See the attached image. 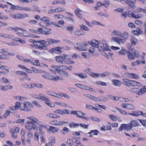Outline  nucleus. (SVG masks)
I'll list each match as a JSON object with an SVG mask.
<instances>
[{
	"label": "nucleus",
	"instance_id": "1",
	"mask_svg": "<svg viewBox=\"0 0 146 146\" xmlns=\"http://www.w3.org/2000/svg\"><path fill=\"white\" fill-rule=\"evenodd\" d=\"M8 29L16 33L17 35L21 37H31L32 35L28 31L21 27H9L8 28Z\"/></svg>",
	"mask_w": 146,
	"mask_h": 146
},
{
	"label": "nucleus",
	"instance_id": "2",
	"mask_svg": "<svg viewBox=\"0 0 146 146\" xmlns=\"http://www.w3.org/2000/svg\"><path fill=\"white\" fill-rule=\"evenodd\" d=\"M139 125V123L136 120H132L130 123L127 124H122L118 129L119 131L123 130H126L128 131L131 129L133 127H136Z\"/></svg>",
	"mask_w": 146,
	"mask_h": 146
},
{
	"label": "nucleus",
	"instance_id": "3",
	"mask_svg": "<svg viewBox=\"0 0 146 146\" xmlns=\"http://www.w3.org/2000/svg\"><path fill=\"white\" fill-rule=\"evenodd\" d=\"M55 67V71L60 74L64 77H67L68 74L65 72L67 70L70 71L72 69V67L70 66L68 67L64 65H60L58 66H54Z\"/></svg>",
	"mask_w": 146,
	"mask_h": 146
},
{
	"label": "nucleus",
	"instance_id": "4",
	"mask_svg": "<svg viewBox=\"0 0 146 146\" xmlns=\"http://www.w3.org/2000/svg\"><path fill=\"white\" fill-rule=\"evenodd\" d=\"M122 83L124 85L127 87H141V84L135 80H130L129 79L124 78L123 79Z\"/></svg>",
	"mask_w": 146,
	"mask_h": 146
},
{
	"label": "nucleus",
	"instance_id": "5",
	"mask_svg": "<svg viewBox=\"0 0 146 146\" xmlns=\"http://www.w3.org/2000/svg\"><path fill=\"white\" fill-rule=\"evenodd\" d=\"M40 75L46 79L56 81L58 80H62L63 78L60 76H54L51 75L48 73L43 72L41 73Z\"/></svg>",
	"mask_w": 146,
	"mask_h": 146
},
{
	"label": "nucleus",
	"instance_id": "6",
	"mask_svg": "<svg viewBox=\"0 0 146 146\" xmlns=\"http://www.w3.org/2000/svg\"><path fill=\"white\" fill-rule=\"evenodd\" d=\"M33 107V106L31 103L24 102L21 103V110L25 111H29Z\"/></svg>",
	"mask_w": 146,
	"mask_h": 146
},
{
	"label": "nucleus",
	"instance_id": "7",
	"mask_svg": "<svg viewBox=\"0 0 146 146\" xmlns=\"http://www.w3.org/2000/svg\"><path fill=\"white\" fill-rule=\"evenodd\" d=\"M100 44V42L95 40H92L90 43V45L92 46L89 49V52L91 53H92L95 51V48L99 47V45Z\"/></svg>",
	"mask_w": 146,
	"mask_h": 146
},
{
	"label": "nucleus",
	"instance_id": "8",
	"mask_svg": "<svg viewBox=\"0 0 146 146\" xmlns=\"http://www.w3.org/2000/svg\"><path fill=\"white\" fill-rule=\"evenodd\" d=\"M127 55L129 59L133 60L135 59V57H138L139 54L138 52L136 50H135L132 52L127 51Z\"/></svg>",
	"mask_w": 146,
	"mask_h": 146
},
{
	"label": "nucleus",
	"instance_id": "9",
	"mask_svg": "<svg viewBox=\"0 0 146 146\" xmlns=\"http://www.w3.org/2000/svg\"><path fill=\"white\" fill-rule=\"evenodd\" d=\"M36 47L39 49H43L45 48L46 45L45 41L44 40H40L36 42Z\"/></svg>",
	"mask_w": 146,
	"mask_h": 146
},
{
	"label": "nucleus",
	"instance_id": "10",
	"mask_svg": "<svg viewBox=\"0 0 146 146\" xmlns=\"http://www.w3.org/2000/svg\"><path fill=\"white\" fill-rule=\"evenodd\" d=\"M10 15L12 17L15 19H22L29 17V16L26 13H11Z\"/></svg>",
	"mask_w": 146,
	"mask_h": 146
},
{
	"label": "nucleus",
	"instance_id": "11",
	"mask_svg": "<svg viewBox=\"0 0 146 146\" xmlns=\"http://www.w3.org/2000/svg\"><path fill=\"white\" fill-rule=\"evenodd\" d=\"M68 57V55L65 54H62L61 56H57L56 57V60L58 62L61 64L64 63L65 60Z\"/></svg>",
	"mask_w": 146,
	"mask_h": 146
},
{
	"label": "nucleus",
	"instance_id": "12",
	"mask_svg": "<svg viewBox=\"0 0 146 146\" xmlns=\"http://www.w3.org/2000/svg\"><path fill=\"white\" fill-rule=\"evenodd\" d=\"M1 52L2 53H3V54L0 55V59H7L8 58V57L7 56V55H15V53L14 52H13L12 53H10L9 52H6L3 49L1 50Z\"/></svg>",
	"mask_w": 146,
	"mask_h": 146
},
{
	"label": "nucleus",
	"instance_id": "13",
	"mask_svg": "<svg viewBox=\"0 0 146 146\" xmlns=\"http://www.w3.org/2000/svg\"><path fill=\"white\" fill-rule=\"evenodd\" d=\"M27 118L29 119L30 120L27 121V122L28 123H31L32 125H35L36 123L37 124H39V122L38 119L35 118L33 116L30 117H27Z\"/></svg>",
	"mask_w": 146,
	"mask_h": 146
},
{
	"label": "nucleus",
	"instance_id": "14",
	"mask_svg": "<svg viewBox=\"0 0 146 146\" xmlns=\"http://www.w3.org/2000/svg\"><path fill=\"white\" fill-rule=\"evenodd\" d=\"M126 39L125 38L121 39L116 37H113L111 38V41L116 42L120 44V43L123 44L126 41Z\"/></svg>",
	"mask_w": 146,
	"mask_h": 146
},
{
	"label": "nucleus",
	"instance_id": "15",
	"mask_svg": "<svg viewBox=\"0 0 146 146\" xmlns=\"http://www.w3.org/2000/svg\"><path fill=\"white\" fill-rule=\"evenodd\" d=\"M120 2L123 1L127 4V5L133 9H134L135 7V5H134V2H135V0H119Z\"/></svg>",
	"mask_w": 146,
	"mask_h": 146
},
{
	"label": "nucleus",
	"instance_id": "16",
	"mask_svg": "<svg viewBox=\"0 0 146 146\" xmlns=\"http://www.w3.org/2000/svg\"><path fill=\"white\" fill-rule=\"evenodd\" d=\"M75 85L77 86L78 87L80 88L81 89L86 90H89L90 91H95L94 90L93 88L91 87H90L89 86H88L83 84H76Z\"/></svg>",
	"mask_w": 146,
	"mask_h": 146
},
{
	"label": "nucleus",
	"instance_id": "17",
	"mask_svg": "<svg viewBox=\"0 0 146 146\" xmlns=\"http://www.w3.org/2000/svg\"><path fill=\"white\" fill-rule=\"evenodd\" d=\"M68 122L67 121H58L57 120H56L51 121L50 123L51 124L54 125H61L67 123Z\"/></svg>",
	"mask_w": 146,
	"mask_h": 146
},
{
	"label": "nucleus",
	"instance_id": "18",
	"mask_svg": "<svg viewBox=\"0 0 146 146\" xmlns=\"http://www.w3.org/2000/svg\"><path fill=\"white\" fill-rule=\"evenodd\" d=\"M61 48L59 46L56 47L52 48L49 50V52L51 53H57L58 54H61L62 51L61 50Z\"/></svg>",
	"mask_w": 146,
	"mask_h": 146
},
{
	"label": "nucleus",
	"instance_id": "19",
	"mask_svg": "<svg viewBox=\"0 0 146 146\" xmlns=\"http://www.w3.org/2000/svg\"><path fill=\"white\" fill-rule=\"evenodd\" d=\"M60 42L59 40H56L48 38L46 39V41H45V44L46 46H48L54 43H59Z\"/></svg>",
	"mask_w": 146,
	"mask_h": 146
},
{
	"label": "nucleus",
	"instance_id": "20",
	"mask_svg": "<svg viewBox=\"0 0 146 146\" xmlns=\"http://www.w3.org/2000/svg\"><path fill=\"white\" fill-rule=\"evenodd\" d=\"M67 15L69 17H64L65 19L68 21H69L71 22H74V20L73 19V15L71 13L67 12H66Z\"/></svg>",
	"mask_w": 146,
	"mask_h": 146
},
{
	"label": "nucleus",
	"instance_id": "21",
	"mask_svg": "<svg viewBox=\"0 0 146 146\" xmlns=\"http://www.w3.org/2000/svg\"><path fill=\"white\" fill-rule=\"evenodd\" d=\"M31 123H28L27 122V123L25 125V126L26 129L29 130H32V129L34 130L36 129L37 126L36 125H33Z\"/></svg>",
	"mask_w": 146,
	"mask_h": 146
},
{
	"label": "nucleus",
	"instance_id": "22",
	"mask_svg": "<svg viewBox=\"0 0 146 146\" xmlns=\"http://www.w3.org/2000/svg\"><path fill=\"white\" fill-rule=\"evenodd\" d=\"M102 46H101V50H109L110 49V47L108 46L107 42L104 40L102 41Z\"/></svg>",
	"mask_w": 146,
	"mask_h": 146
},
{
	"label": "nucleus",
	"instance_id": "23",
	"mask_svg": "<svg viewBox=\"0 0 146 146\" xmlns=\"http://www.w3.org/2000/svg\"><path fill=\"white\" fill-rule=\"evenodd\" d=\"M126 74L127 77L130 78L135 79H137L139 78V76L135 73H127Z\"/></svg>",
	"mask_w": 146,
	"mask_h": 146
},
{
	"label": "nucleus",
	"instance_id": "24",
	"mask_svg": "<svg viewBox=\"0 0 146 146\" xmlns=\"http://www.w3.org/2000/svg\"><path fill=\"white\" fill-rule=\"evenodd\" d=\"M54 112L55 113H58L60 115H63L65 114H68V110L65 109L63 110L58 109L54 111Z\"/></svg>",
	"mask_w": 146,
	"mask_h": 146
},
{
	"label": "nucleus",
	"instance_id": "25",
	"mask_svg": "<svg viewBox=\"0 0 146 146\" xmlns=\"http://www.w3.org/2000/svg\"><path fill=\"white\" fill-rule=\"evenodd\" d=\"M132 112V113H129V115L135 116H138L141 115H143V112L139 111H133Z\"/></svg>",
	"mask_w": 146,
	"mask_h": 146
},
{
	"label": "nucleus",
	"instance_id": "26",
	"mask_svg": "<svg viewBox=\"0 0 146 146\" xmlns=\"http://www.w3.org/2000/svg\"><path fill=\"white\" fill-rule=\"evenodd\" d=\"M40 122H39V126L38 127H37L36 130L37 131H38L39 133H40L42 134H43L44 133L42 132V129L46 128V126L44 125H41L39 124Z\"/></svg>",
	"mask_w": 146,
	"mask_h": 146
},
{
	"label": "nucleus",
	"instance_id": "27",
	"mask_svg": "<svg viewBox=\"0 0 146 146\" xmlns=\"http://www.w3.org/2000/svg\"><path fill=\"white\" fill-rule=\"evenodd\" d=\"M40 20L44 22L47 25H52V22L50 21V19L48 17H44L41 18Z\"/></svg>",
	"mask_w": 146,
	"mask_h": 146
},
{
	"label": "nucleus",
	"instance_id": "28",
	"mask_svg": "<svg viewBox=\"0 0 146 146\" xmlns=\"http://www.w3.org/2000/svg\"><path fill=\"white\" fill-rule=\"evenodd\" d=\"M82 11V10L78 8H77L75 11V13L76 15L80 19H82L83 18L81 13Z\"/></svg>",
	"mask_w": 146,
	"mask_h": 146
},
{
	"label": "nucleus",
	"instance_id": "29",
	"mask_svg": "<svg viewBox=\"0 0 146 146\" xmlns=\"http://www.w3.org/2000/svg\"><path fill=\"white\" fill-rule=\"evenodd\" d=\"M21 104L19 102H16L15 106H11L9 108L11 110H17L19 108L21 109Z\"/></svg>",
	"mask_w": 146,
	"mask_h": 146
},
{
	"label": "nucleus",
	"instance_id": "30",
	"mask_svg": "<svg viewBox=\"0 0 146 146\" xmlns=\"http://www.w3.org/2000/svg\"><path fill=\"white\" fill-rule=\"evenodd\" d=\"M0 36L7 39H11L13 37V36L11 34H8L4 33H1Z\"/></svg>",
	"mask_w": 146,
	"mask_h": 146
},
{
	"label": "nucleus",
	"instance_id": "31",
	"mask_svg": "<svg viewBox=\"0 0 146 146\" xmlns=\"http://www.w3.org/2000/svg\"><path fill=\"white\" fill-rule=\"evenodd\" d=\"M127 51L125 48H122V49L118 51V54L120 56H124L127 54Z\"/></svg>",
	"mask_w": 146,
	"mask_h": 146
},
{
	"label": "nucleus",
	"instance_id": "32",
	"mask_svg": "<svg viewBox=\"0 0 146 146\" xmlns=\"http://www.w3.org/2000/svg\"><path fill=\"white\" fill-rule=\"evenodd\" d=\"M58 131V128L50 126L49 128L48 129V131L51 132L53 133H56Z\"/></svg>",
	"mask_w": 146,
	"mask_h": 146
},
{
	"label": "nucleus",
	"instance_id": "33",
	"mask_svg": "<svg viewBox=\"0 0 146 146\" xmlns=\"http://www.w3.org/2000/svg\"><path fill=\"white\" fill-rule=\"evenodd\" d=\"M31 87L32 88L35 87H37L38 88H42L43 87V86L41 84L31 83Z\"/></svg>",
	"mask_w": 146,
	"mask_h": 146
},
{
	"label": "nucleus",
	"instance_id": "34",
	"mask_svg": "<svg viewBox=\"0 0 146 146\" xmlns=\"http://www.w3.org/2000/svg\"><path fill=\"white\" fill-rule=\"evenodd\" d=\"M34 97L36 98L44 101L46 98L44 95L41 94H39L38 95H35Z\"/></svg>",
	"mask_w": 146,
	"mask_h": 146
},
{
	"label": "nucleus",
	"instance_id": "35",
	"mask_svg": "<svg viewBox=\"0 0 146 146\" xmlns=\"http://www.w3.org/2000/svg\"><path fill=\"white\" fill-rule=\"evenodd\" d=\"M146 92V86H144L141 88L140 90L136 93V95H141L144 94Z\"/></svg>",
	"mask_w": 146,
	"mask_h": 146
},
{
	"label": "nucleus",
	"instance_id": "36",
	"mask_svg": "<svg viewBox=\"0 0 146 146\" xmlns=\"http://www.w3.org/2000/svg\"><path fill=\"white\" fill-rule=\"evenodd\" d=\"M44 101H45V103L50 107H54L55 106V104L54 103H50V100L47 98Z\"/></svg>",
	"mask_w": 146,
	"mask_h": 146
},
{
	"label": "nucleus",
	"instance_id": "37",
	"mask_svg": "<svg viewBox=\"0 0 146 146\" xmlns=\"http://www.w3.org/2000/svg\"><path fill=\"white\" fill-rule=\"evenodd\" d=\"M133 34L136 35H139L142 33L143 32L139 28H137L136 30H134L133 31Z\"/></svg>",
	"mask_w": 146,
	"mask_h": 146
},
{
	"label": "nucleus",
	"instance_id": "38",
	"mask_svg": "<svg viewBox=\"0 0 146 146\" xmlns=\"http://www.w3.org/2000/svg\"><path fill=\"white\" fill-rule=\"evenodd\" d=\"M99 132V131L97 130H91L88 133V134H91L93 133L94 135H97ZM92 135H90L89 136L90 137H92Z\"/></svg>",
	"mask_w": 146,
	"mask_h": 146
},
{
	"label": "nucleus",
	"instance_id": "39",
	"mask_svg": "<svg viewBox=\"0 0 146 146\" xmlns=\"http://www.w3.org/2000/svg\"><path fill=\"white\" fill-rule=\"evenodd\" d=\"M112 82L115 86H120L121 84V82L119 80H112Z\"/></svg>",
	"mask_w": 146,
	"mask_h": 146
},
{
	"label": "nucleus",
	"instance_id": "40",
	"mask_svg": "<svg viewBox=\"0 0 146 146\" xmlns=\"http://www.w3.org/2000/svg\"><path fill=\"white\" fill-rule=\"evenodd\" d=\"M20 80H24L25 79L28 80L30 81L31 80V79L28 76V74L26 72H25L23 77H20Z\"/></svg>",
	"mask_w": 146,
	"mask_h": 146
},
{
	"label": "nucleus",
	"instance_id": "41",
	"mask_svg": "<svg viewBox=\"0 0 146 146\" xmlns=\"http://www.w3.org/2000/svg\"><path fill=\"white\" fill-rule=\"evenodd\" d=\"M74 63V62L72 60L71 58L67 57V58L65 60L64 64H72Z\"/></svg>",
	"mask_w": 146,
	"mask_h": 146
},
{
	"label": "nucleus",
	"instance_id": "42",
	"mask_svg": "<svg viewBox=\"0 0 146 146\" xmlns=\"http://www.w3.org/2000/svg\"><path fill=\"white\" fill-rule=\"evenodd\" d=\"M131 40L132 45H135L137 42V39L134 36H131Z\"/></svg>",
	"mask_w": 146,
	"mask_h": 146
},
{
	"label": "nucleus",
	"instance_id": "43",
	"mask_svg": "<svg viewBox=\"0 0 146 146\" xmlns=\"http://www.w3.org/2000/svg\"><path fill=\"white\" fill-rule=\"evenodd\" d=\"M75 75L78 76L82 79H84L87 78L86 74L83 73H75Z\"/></svg>",
	"mask_w": 146,
	"mask_h": 146
},
{
	"label": "nucleus",
	"instance_id": "44",
	"mask_svg": "<svg viewBox=\"0 0 146 146\" xmlns=\"http://www.w3.org/2000/svg\"><path fill=\"white\" fill-rule=\"evenodd\" d=\"M79 123H75L74 122H71L70 123L69 126L71 128H75L79 126Z\"/></svg>",
	"mask_w": 146,
	"mask_h": 146
},
{
	"label": "nucleus",
	"instance_id": "45",
	"mask_svg": "<svg viewBox=\"0 0 146 146\" xmlns=\"http://www.w3.org/2000/svg\"><path fill=\"white\" fill-rule=\"evenodd\" d=\"M47 94L59 98L58 94H57L53 92L48 91L47 92Z\"/></svg>",
	"mask_w": 146,
	"mask_h": 146
},
{
	"label": "nucleus",
	"instance_id": "46",
	"mask_svg": "<svg viewBox=\"0 0 146 146\" xmlns=\"http://www.w3.org/2000/svg\"><path fill=\"white\" fill-rule=\"evenodd\" d=\"M12 86L9 85L5 86H2L1 87V89L3 91H6L9 89H12Z\"/></svg>",
	"mask_w": 146,
	"mask_h": 146
},
{
	"label": "nucleus",
	"instance_id": "47",
	"mask_svg": "<svg viewBox=\"0 0 146 146\" xmlns=\"http://www.w3.org/2000/svg\"><path fill=\"white\" fill-rule=\"evenodd\" d=\"M44 31V34L46 35H49L51 33V29L48 28H45Z\"/></svg>",
	"mask_w": 146,
	"mask_h": 146
},
{
	"label": "nucleus",
	"instance_id": "48",
	"mask_svg": "<svg viewBox=\"0 0 146 146\" xmlns=\"http://www.w3.org/2000/svg\"><path fill=\"white\" fill-rule=\"evenodd\" d=\"M110 3L109 0H105L102 3L103 6L108 7H109Z\"/></svg>",
	"mask_w": 146,
	"mask_h": 146
},
{
	"label": "nucleus",
	"instance_id": "49",
	"mask_svg": "<svg viewBox=\"0 0 146 146\" xmlns=\"http://www.w3.org/2000/svg\"><path fill=\"white\" fill-rule=\"evenodd\" d=\"M74 27L73 26L71 25L68 26L66 28V30L68 31L70 33H72L74 30Z\"/></svg>",
	"mask_w": 146,
	"mask_h": 146
},
{
	"label": "nucleus",
	"instance_id": "50",
	"mask_svg": "<svg viewBox=\"0 0 146 146\" xmlns=\"http://www.w3.org/2000/svg\"><path fill=\"white\" fill-rule=\"evenodd\" d=\"M86 96L89 98L91 99L94 101H98L99 100L98 98L90 94L87 95Z\"/></svg>",
	"mask_w": 146,
	"mask_h": 146
},
{
	"label": "nucleus",
	"instance_id": "51",
	"mask_svg": "<svg viewBox=\"0 0 146 146\" xmlns=\"http://www.w3.org/2000/svg\"><path fill=\"white\" fill-rule=\"evenodd\" d=\"M86 96L89 98L91 99L94 101H98L99 100L98 98L90 94L87 95Z\"/></svg>",
	"mask_w": 146,
	"mask_h": 146
},
{
	"label": "nucleus",
	"instance_id": "52",
	"mask_svg": "<svg viewBox=\"0 0 146 146\" xmlns=\"http://www.w3.org/2000/svg\"><path fill=\"white\" fill-rule=\"evenodd\" d=\"M44 30L42 28H39L38 29V30H36V34H44Z\"/></svg>",
	"mask_w": 146,
	"mask_h": 146
},
{
	"label": "nucleus",
	"instance_id": "53",
	"mask_svg": "<svg viewBox=\"0 0 146 146\" xmlns=\"http://www.w3.org/2000/svg\"><path fill=\"white\" fill-rule=\"evenodd\" d=\"M112 33L114 35L117 36L121 35V33L118 31L114 30L112 32Z\"/></svg>",
	"mask_w": 146,
	"mask_h": 146
},
{
	"label": "nucleus",
	"instance_id": "54",
	"mask_svg": "<svg viewBox=\"0 0 146 146\" xmlns=\"http://www.w3.org/2000/svg\"><path fill=\"white\" fill-rule=\"evenodd\" d=\"M115 109L117 110H118L123 115H125L127 114V113L126 111L121 108H116Z\"/></svg>",
	"mask_w": 146,
	"mask_h": 146
},
{
	"label": "nucleus",
	"instance_id": "55",
	"mask_svg": "<svg viewBox=\"0 0 146 146\" xmlns=\"http://www.w3.org/2000/svg\"><path fill=\"white\" fill-rule=\"evenodd\" d=\"M54 104H56L58 106H60L65 107L66 106V104L63 102H55Z\"/></svg>",
	"mask_w": 146,
	"mask_h": 146
},
{
	"label": "nucleus",
	"instance_id": "56",
	"mask_svg": "<svg viewBox=\"0 0 146 146\" xmlns=\"http://www.w3.org/2000/svg\"><path fill=\"white\" fill-rule=\"evenodd\" d=\"M31 64L35 66H40V64L39 62V61L38 60H35L34 62L31 61Z\"/></svg>",
	"mask_w": 146,
	"mask_h": 146
},
{
	"label": "nucleus",
	"instance_id": "57",
	"mask_svg": "<svg viewBox=\"0 0 146 146\" xmlns=\"http://www.w3.org/2000/svg\"><path fill=\"white\" fill-rule=\"evenodd\" d=\"M55 9L56 13H58L64 11V9L63 8L60 7H57Z\"/></svg>",
	"mask_w": 146,
	"mask_h": 146
},
{
	"label": "nucleus",
	"instance_id": "58",
	"mask_svg": "<svg viewBox=\"0 0 146 146\" xmlns=\"http://www.w3.org/2000/svg\"><path fill=\"white\" fill-rule=\"evenodd\" d=\"M58 95L59 98L60 97L63 96L67 99H69L70 98L69 96L67 94L65 93H60L58 94Z\"/></svg>",
	"mask_w": 146,
	"mask_h": 146
},
{
	"label": "nucleus",
	"instance_id": "59",
	"mask_svg": "<svg viewBox=\"0 0 146 146\" xmlns=\"http://www.w3.org/2000/svg\"><path fill=\"white\" fill-rule=\"evenodd\" d=\"M54 17L55 19H62L64 17L63 15L60 14L54 15Z\"/></svg>",
	"mask_w": 146,
	"mask_h": 146
},
{
	"label": "nucleus",
	"instance_id": "60",
	"mask_svg": "<svg viewBox=\"0 0 146 146\" xmlns=\"http://www.w3.org/2000/svg\"><path fill=\"white\" fill-rule=\"evenodd\" d=\"M25 72L22 71H17L15 73L17 75L21 76V77H23Z\"/></svg>",
	"mask_w": 146,
	"mask_h": 146
},
{
	"label": "nucleus",
	"instance_id": "61",
	"mask_svg": "<svg viewBox=\"0 0 146 146\" xmlns=\"http://www.w3.org/2000/svg\"><path fill=\"white\" fill-rule=\"evenodd\" d=\"M127 15L129 17L133 18L135 14L132 11H129L128 12Z\"/></svg>",
	"mask_w": 146,
	"mask_h": 146
},
{
	"label": "nucleus",
	"instance_id": "62",
	"mask_svg": "<svg viewBox=\"0 0 146 146\" xmlns=\"http://www.w3.org/2000/svg\"><path fill=\"white\" fill-rule=\"evenodd\" d=\"M109 116L110 119L113 121H116L118 118L117 116L113 115H110Z\"/></svg>",
	"mask_w": 146,
	"mask_h": 146
},
{
	"label": "nucleus",
	"instance_id": "63",
	"mask_svg": "<svg viewBox=\"0 0 146 146\" xmlns=\"http://www.w3.org/2000/svg\"><path fill=\"white\" fill-rule=\"evenodd\" d=\"M74 34L77 35H83L84 34L83 33H82V31L79 30H77L74 32Z\"/></svg>",
	"mask_w": 146,
	"mask_h": 146
},
{
	"label": "nucleus",
	"instance_id": "64",
	"mask_svg": "<svg viewBox=\"0 0 146 146\" xmlns=\"http://www.w3.org/2000/svg\"><path fill=\"white\" fill-rule=\"evenodd\" d=\"M76 115L77 116L80 117H83V116H84L85 115L83 114V113L80 111H78Z\"/></svg>",
	"mask_w": 146,
	"mask_h": 146
}]
</instances>
